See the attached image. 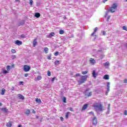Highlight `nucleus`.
I'll return each mask as SVG.
<instances>
[{
    "instance_id": "obj_1",
    "label": "nucleus",
    "mask_w": 127,
    "mask_h": 127,
    "mask_svg": "<svg viewBox=\"0 0 127 127\" xmlns=\"http://www.w3.org/2000/svg\"><path fill=\"white\" fill-rule=\"evenodd\" d=\"M93 107L94 108L95 111H104V106L101 104L95 103L93 105Z\"/></svg>"
},
{
    "instance_id": "obj_53",
    "label": "nucleus",
    "mask_w": 127,
    "mask_h": 127,
    "mask_svg": "<svg viewBox=\"0 0 127 127\" xmlns=\"http://www.w3.org/2000/svg\"><path fill=\"white\" fill-rule=\"evenodd\" d=\"M108 0H103V2H104V3H105V2L108 1Z\"/></svg>"
},
{
    "instance_id": "obj_49",
    "label": "nucleus",
    "mask_w": 127,
    "mask_h": 127,
    "mask_svg": "<svg viewBox=\"0 0 127 127\" xmlns=\"http://www.w3.org/2000/svg\"><path fill=\"white\" fill-rule=\"evenodd\" d=\"M60 120L62 122H63L64 119L63 118V117H60Z\"/></svg>"
},
{
    "instance_id": "obj_20",
    "label": "nucleus",
    "mask_w": 127,
    "mask_h": 127,
    "mask_svg": "<svg viewBox=\"0 0 127 127\" xmlns=\"http://www.w3.org/2000/svg\"><path fill=\"white\" fill-rule=\"evenodd\" d=\"M25 114V115H29L30 114V110L26 109Z\"/></svg>"
},
{
    "instance_id": "obj_27",
    "label": "nucleus",
    "mask_w": 127,
    "mask_h": 127,
    "mask_svg": "<svg viewBox=\"0 0 127 127\" xmlns=\"http://www.w3.org/2000/svg\"><path fill=\"white\" fill-rule=\"evenodd\" d=\"M37 79L38 81H40L42 79V77H41V75H39L37 76Z\"/></svg>"
},
{
    "instance_id": "obj_2",
    "label": "nucleus",
    "mask_w": 127,
    "mask_h": 127,
    "mask_svg": "<svg viewBox=\"0 0 127 127\" xmlns=\"http://www.w3.org/2000/svg\"><path fill=\"white\" fill-rule=\"evenodd\" d=\"M88 78V75H82L81 76L80 80H77L78 83V85H81V84H83L87 81V79Z\"/></svg>"
},
{
    "instance_id": "obj_17",
    "label": "nucleus",
    "mask_w": 127,
    "mask_h": 127,
    "mask_svg": "<svg viewBox=\"0 0 127 127\" xmlns=\"http://www.w3.org/2000/svg\"><path fill=\"white\" fill-rule=\"evenodd\" d=\"M6 126L7 127H11V126H12V123H11V122L9 121L8 123H7Z\"/></svg>"
},
{
    "instance_id": "obj_39",
    "label": "nucleus",
    "mask_w": 127,
    "mask_h": 127,
    "mask_svg": "<svg viewBox=\"0 0 127 127\" xmlns=\"http://www.w3.org/2000/svg\"><path fill=\"white\" fill-rule=\"evenodd\" d=\"M54 55L55 56H58V55H59V52H56L55 53Z\"/></svg>"
},
{
    "instance_id": "obj_55",
    "label": "nucleus",
    "mask_w": 127,
    "mask_h": 127,
    "mask_svg": "<svg viewBox=\"0 0 127 127\" xmlns=\"http://www.w3.org/2000/svg\"><path fill=\"white\" fill-rule=\"evenodd\" d=\"M32 113H33V114H35V111L34 110V109H33L32 110Z\"/></svg>"
},
{
    "instance_id": "obj_7",
    "label": "nucleus",
    "mask_w": 127,
    "mask_h": 127,
    "mask_svg": "<svg viewBox=\"0 0 127 127\" xmlns=\"http://www.w3.org/2000/svg\"><path fill=\"white\" fill-rule=\"evenodd\" d=\"M110 85H111V83L110 82H107V90L105 93V95L106 96H108V94L109 93V92H110Z\"/></svg>"
},
{
    "instance_id": "obj_10",
    "label": "nucleus",
    "mask_w": 127,
    "mask_h": 127,
    "mask_svg": "<svg viewBox=\"0 0 127 127\" xmlns=\"http://www.w3.org/2000/svg\"><path fill=\"white\" fill-rule=\"evenodd\" d=\"M92 76L94 79H96L98 76V72H96L95 70L92 71Z\"/></svg>"
},
{
    "instance_id": "obj_44",
    "label": "nucleus",
    "mask_w": 127,
    "mask_h": 127,
    "mask_svg": "<svg viewBox=\"0 0 127 127\" xmlns=\"http://www.w3.org/2000/svg\"><path fill=\"white\" fill-rule=\"evenodd\" d=\"M23 24H24V23H20L18 24V26H21V25H22Z\"/></svg>"
},
{
    "instance_id": "obj_24",
    "label": "nucleus",
    "mask_w": 127,
    "mask_h": 127,
    "mask_svg": "<svg viewBox=\"0 0 127 127\" xmlns=\"http://www.w3.org/2000/svg\"><path fill=\"white\" fill-rule=\"evenodd\" d=\"M1 111H3V112H4V113H6L7 112V109L5 108H2L1 109Z\"/></svg>"
},
{
    "instance_id": "obj_59",
    "label": "nucleus",
    "mask_w": 127,
    "mask_h": 127,
    "mask_svg": "<svg viewBox=\"0 0 127 127\" xmlns=\"http://www.w3.org/2000/svg\"><path fill=\"white\" fill-rule=\"evenodd\" d=\"M15 1H17V2H19V0H15Z\"/></svg>"
},
{
    "instance_id": "obj_41",
    "label": "nucleus",
    "mask_w": 127,
    "mask_h": 127,
    "mask_svg": "<svg viewBox=\"0 0 127 127\" xmlns=\"http://www.w3.org/2000/svg\"><path fill=\"white\" fill-rule=\"evenodd\" d=\"M102 33L103 35H106V31H102Z\"/></svg>"
},
{
    "instance_id": "obj_58",
    "label": "nucleus",
    "mask_w": 127,
    "mask_h": 127,
    "mask_svg": "<svg viewBox=\"0 0 127 127\" xmlns=\"http://www.w3.org/2000/svg\"><path fill=\"white\" fill-rule=\"evenodd\" d=\"M108 16V13H107L105 16V17H107V16Z\"/></svg>"
},
{
    "instance_id": "obj_43",
    "label": "nucleus",
    "mask_w": 127,
    "mask_h": 127,
    "mask_svg": "<svg viewBox=\"0 0 127 127\" xmlns=\"http://www.w3.org/2000/svg\"><path fill=\"white\" fill-rule=\"evenodd\" d=\"M124 83H127V79L126 78L124 80Z\"/></svg>"
},
{
    "instance_id": "obj_28",
    "label": "nucleus",
    "mask_w": 127,
    "mask_h": 127,
    "mask_svg": "<svg viewBox=\"0 0 127 127\" xmlns=\"http://www.w3.org/2000/svg\"><path fill=\"white\" fill-rule=\"evenodd\" d=\"M10 68H11V66H10V65H7L6 69L7 71H10Z\"/></svg>"
},
{
    "instance_id": "obj_4",
    "label": "nucleus",
    "mask_w": 127,
    "mask_h": 127,
    "mask_svg": "<svg viewBox=\"0 0 127 127\" xmlns=\"http://www.w3.org/2000/svg\"><path fill=\"white\" fill-rule=\"evenodd\" d=\"M118 7V4L115 3H113L112 5V6L110 8V11L111 12H115V10L114 9H116Z\"/></svg>"
},
{
    "instance_id": "obj_29",
    "label": "nucleus",
    "mask_w": 127,
    "mask_h": 127,
    "mask_svg": "<svg viewBox=\"0 0 127 127\" xmlns=\"http://www.w3.org/2000/svg\"><path fill=\"white\" fill-rule=\"evenodd\" d=\"M69 114H70V112H69L65 114V119H68V117H69Z\"/></svg>"
},
{
    "instance_id": "obj_46",
    "label": "nucleus",
    "mask_w": 127,
    "mask_h": 127,
    "mask_svg": "<svg viewBox=\"0 0 127 127\" xmlns=\"http://www.w3.org/2000/svg\"><path fill=\"white\" fill-rule=\"evenodd\" d=\"M28 73H25V74H24V77H28Z\"/></svg>"
},
{
    "instance_id": "obj_15",
    "label": "nucleus",
    "mask_w": 127,
    "mask_h": 127,
    "mask_svg": "<svg viewBox=\"0 0 127 127\" xmlns=\"http://www.w3.org/2000/svg\"><path fill=\"white\" fill-rule=\"evenodd\" d=\"M18 98L20 99V100H24V96L20 94H18Z\"/></svg>"
},
{
    "instance_id": "obj_63",
    "label": "nucleus",
    "mask_w": 127,
    "mask_h": 127,
    "mask_svg": "<svg viewBox=\"0 0 127 127\" xmlns=\"http://www.w3.org/2000/svg\"><path fill=\"white\" fill-rule=\"evenodd\" d=\"M126 47H127V44H126Z\"/></svg>"
},
{
    "instance_id": "obj_56",
    "label": "nucleus",
    "mask_w": 127,
    "mask_h": 127,
    "mask_svg": "<svg viewBox=\"0 0 127 127\" xmlns=\"http://www.w3.org/2000/svg\"><path fill=\"white\" fill-rule=\"evenodd\" d=\"M22 127V125H19L18 126V127Z\"/></svg>"
},
{
    "instance_id": "obj_33",
    "label": "nucleus",
    "mask_w": 127,
    "mask_h": 127,
    "mask_svg": "<svg viewBox=\"0 0 127 127\" xmlns=\"http://www.w3.org/2000/svg\"><path fill=\"white\" fill-rule=\"evenodd\" d=\"M47 75L49 76H51V72L49 70L47 71Z\"/></svg>"
},
{
    "instance_id": "obj_42",
    "label": "nucleus",
    "mask_w": 127,
    "mask_h": 127,
    "mask_svg": "<svg viewBox=\"0 0 127 127\" xmlns=\"http://www.w3.org/2000/svg\"><path fill=\"white\" fill-rule=\"evenodd\" d=\"M21 38H25V35L22 34L21 35Z\"/></svg>"
},
{
    "instance_id": "obj_19",
    "label": "nucleus",
    "mask_w": 127,
    "mask_h": 127,
    "mask_svg": "<svg viewBox=\"0 0 127 127\" xmlns=\"http://www.w3.org/2000/svg\"><path fill=\"white\" fill-rule=\"evenodd\" d=\"M34 16L35 17H37V18H38L40 17V13H38V12L35 13Z\"/></svg>"
},
{
    "instance_id": "obj_18",
    "label": "nucleus",
    "mask_w": 127,
    "mask_h": 127,
    "mask_svg": "<svg viewBox=\"0 0 127 127\" xmlns=\"http://www.w3.org/2000/svg\"><path fill=\"white\" fill-rule=\"evenodd\" d=\"M48 36V37H53V36H55V33H54V32H52Z\"/></svg>"
},
{
    "instance_id": "obj_21",
    "label": "nucleus",
    "mask_w": 127,
    "mask_h": 127,
    "mask_svg": "<svg viewBox=\"0 0 127 127\" xmlns=\"http://www.w3.org/2000/svg\"><path fill=\"white\" fill-rule=\"evenodd\" d=\"M44 50L45 53H46V54H47V53H48V51H49V49H48V48L45 47L44 49Z\"/></svg>"
},
{
    "instance_id": "obj_36",
    "label": "nucleus",
    "mask_w": 127,
    "mask_h": 127,
    "mask_svg": "<svg viewBox=\"0 0 127 127\" xmlns=\"http://www.w3.org/2000/svg\"><path fill=\"white\" fill-rule=\"evenodd\" d=\"M80 76H81L80 73H76L75 75H74V77L76 78V77H79Z\"/></svg>"
},
{
    "instance_id": "obj_23",
    "label": "nucleus",
    "mask_w": 127,
    "mask_h": 127,
    "mask_svg": "<svg viewBox=\"0 0 127 127\" xmlns=\"http://www.w3.org/2000/svg\"><path fill=\"white\" fill-rule=\"evenodd\" d=\"M104 66L105 67H108V66H110V63H109V62H106L104 63Z\"/></svg>"
},
{
    "instance_id": "obj_13",
    "label": "nucleus",
    "mask_w": 127,
    "mask_h": 127,
    "mask_svg": "<svg viewBox=\"0 0 127 127\" xmlns=\"http://www.w3.org/2000/svg\"><path fill=\"white\" fill-rule=\"evenodd\" d=\"M88 106H89V104H85L82 107V111H85L88 108Z\"/></svg>"
},
{
    "instance_id": "obj_48",
    "label": "nucleus",
    "mask_w": 127,
    "mask_h": 127,
    "mask_svg": "<svg viewBox=\"0 0 127 127\" xmlns=\"http://www.w3.org/2000/svg\"><path fill=\"white\" fill-rule=\"evenodd\" d=\"M55 80V77H54L52 79V82H54Z\"/></svg>"
},
{
    "instance_id": "obj_26",
    "label": "nucleus",
    "mask_w": 127,
    "mask_h": 127,
    "mask_svg": "<svg viewBox=\"0 0 127 127\" xmlns=\"http://www.w3.org/2000/svg\"><path fill=\"white\" fill-rule=\"evenodd\" d=\"M5 92V89L4 88H2L1 90V95H4V93Z\"/></svg>"
},
{
    "instance_id": "obj_16",
    "label": "nucleus",
    "mask_w": 127,
    "mask_h": 127,
    "mask_svg": "<svg viewBox=\"0 0 127 127\" xmlns=\"http://www.w3.org/2000/svg\"><path fill=\"white\" fill-rule=\"evenodd\" d=\"M35 102H36V103L38 104H41L42 103L41 99H40V98H36Z\"/></svg>"
},
{
    "instance_id": "obj_51",
    "label": "nucleus",
    "mask_w": 127,
    "mask_h": 127,
    "mask_svg": "<svg viewBox=\"0 0 127 127\" xmlns=\"http://www.w3.org/2000/svg\"><path fill=\"white\" fill-rule=\"evenodd\" d=\"M22 84H23V81H20L19 82V85H22Z\"/></svg>"
},
{
    "instance_id": "obj_45",
    "label": "nucleus",
    "mask_w": 127,
    "mask_h": 127,
    "mask_svg": "<svg viewBox=\"0 0 127 127\" xmlns=\"http://www.w3.org/2000/svg\"><path fill=\"white\" fill-rule=\"evenodd\" d=\"M124 115L125 116H127V110H125V112H124Z\"/></svg>"
},
{
    "instance_id": "obj_30",
    "label": "nucleus",
    "mask_w": 127,
    "mask_h": 127,
    "mask_svg": "<svg viewBox=\"0 0 127 127\" xmlns=\"http://www.w3.org/2000/svg\"><path fill=\"white\" fill-rule=\"evenodd\" d=\"M2 73L3 74H7V73H8V71H7V70L5 69H3Z\"/></svg>"
},
{
    "instance_id": "obj_34",
    "label": "nucleus",
    "mask_w": 127,
    "mask_h": 127,
    "mask_svg": "<svg viewBox=\"0 0 127 127\" xmlns=\"http://www.w3.org/2000/svg\"><path fill=\"white\" fill-rule=\"evenodd\" d=\"M29 4H30V5H33V0H30Z\"/></svg>"
},
{
    "instance_id": "obj_61",
    "label": "nucleus",
    "mask_w": 127,
    "mask_h": 127,
    "mask_svg": "<svg viewBox=\"0 0 127 127\" xmlns=\"http://www.w3.org/2000/svg\"><path fill=\"white\" fill-rule=\"evenodd\" d=\"M36 119H38V118H39L38 116H36Z\"/></svg>"
},
{
    "instance_id": "obj_12",
    "label": "nucleus",
    "mask_w": 127,
    "mask_h": 127,
    "mask_svg": "<svg viewBox=\"0 0 127 127\" xmlns=\"http://www.w3.org/2000/svg\"><path fill=\"white\" fill-rule=\"evenodd\" d=\"M37 45V39H34V41H33V47H35Z\"/></svg>"
},
{
    "instance_id": "obj_64",
    "label": "nucleus",
    "mask_w": 127,
    "mask_h": 127,
    "mask_svg": "<svg viewBox=\"0 0 127 127\" xmlns=\"http://www.w3.org/2000/svg\"><path fill=\"white\" fill-rule=\"evenodd\" d=\"M126 1H127V0H126Z\"/></svg>"
},
{
    "instance_id": "obj_52",
    "label": "nucleus",
    "mask_w": 127,
    "mask_h": 127,
    "mask_svg": "<svg viewBox=\"0 0 127 127\" xmlns=\"http://www.w3.org/2000/svg\"><path fill=\"white\" fill-rule=\"evenodd\" d=\"M108 109V110H110V109H111V105L110 104L109 105Z\"/></svg>"
},
{
    "instance_id": "obj_14",
    "label": "nucleus",
    "mask_w": 127,
    "mask_h": 127,
    "mask_svg": "<svg viewBox=\"0 0 127 127\" xmlns=\"http://www.w3.org/2000/svg\"><path fill=\"white\" fill-rule=\"evenodd\" d=\"M103 79L104 80H109L110 79V75L109 74H106L104 76Z\"/></svg>"
},
{
    "instance_id": "obj_62",
    "label": "nucleus",
    "mask_w": 127,
    "mask_h": 127,
    "mask_svg": "<svg viewBox=\"0 0 127 127\" xmlns=\"http://www.w3.org/2000/svg\"><path fill=\"white\" fill-rule=\"evenodd\" d=\"M89 114H93V112H89Z\"/></svg>"
},
{
    "instance_id": "obj_31",
    "label": "nucleus",
    "mask_w": 127,
    "mask_h": 127,
    "mask_svg": "<svg viewBox=\"0 0 127 127\" xmlns=\"http://www.w3.org/2000/svg\"><path fill=\"white\" fill-rule=\"evenodd\" d=\"M66 97H64L63 98V101L64 103V104H66V103H67V102H66Z\"/></svg>"
},
{
    "instance_id": "obj_11",
    "label": "nucleus",
    "mask_w": 127,
    "mask_h": 127,
    "mask_svg": "<svg viewBox=\"0 0 127 127\" xmlns=\"http://www.w3.org/2000/svg\"><path fill=\"white\" fill-rule=\"evenodd\" d=\"M98 29H99V28L97 27L94 28L93 32L91 35V36H94V35H95V34L96 33V32L98 31Z\"/></svg>"
},
{
    "instance_id": "obj_47",
    "label": "nucleus",
    "mask_w": 127,
    "mask_h": 127,
    "mask_svg": "<svg viewBox=\"0 0 127 127\" xmlns=\"http://www.w3.org/2000/svg\"><path fill=\"white\" fill-rule=\"evenodd\" d=\"M69 111H70L71 112H73L74 110H73V108L72 107H70L69 108Z\"/></svg>"
},
{
    "instance_id": "obj_9",
    "label": "nucleus",
    "mask_w": 127,
    "mask_h": 127,
    "mask_svg": "<svg viewBox=\"0 0 127 127\" xmlns=\"http://www.w3.org/2000/svg\"><path fill=\"white\" fill-rule=\"evenodd\" d=\"M15 44H16V45H18V46H20V45H22V42L19 40H16L15 41Z\"/></svg>"
},
{
    "instance_id": "obj_25",
    "label": "nucleus",
    "mask_w": 127,
    "mask_h": 127,
    "mask_svg": "<svg viewBox=\"0 0 127 127\" xmlns=\"http://www.w3.org/2000/svg\"><path fill=\"white\" fill-rule=\"evenodd\" d=\"M59 33L60 34H64V33H65V32L63 31V30H60Z\"/></svg>"
},
{
    "instance_id": "obj_22",
    "label": "nucleus",
    "mask_w": 127,
    "mask_h": 127,
    "mask_svg": "<svg viewBox=\"0 0 127 127\" xmlns=\"http://www.w3.org/2000/svg\"><path fill=\"white\" fill-rule=\"evenodd\" d=\"M55 64L56 65V66H58L60 64V61H56L55 62Z\"/></svg>"
},
{
    "instance_id": "obj_57",
    "label": "nucleus",
    "mask_w": 127,
    "mask_h": 127,
    "mask_svg": "<svg viewBox=\"0 0 127 127\" xmlns=\"http://www.w3.org/2000/svg\"><path fill=\"white\" fill-rule=\"evenodd\" d=\"M64 19H67V17H66V16H64Z\"/></svg>"
},
{
    "instance_id": "obj_3",
    "label": "nucleus",
    "mask_w": 127,
    "mask_h": 127,
    "mask_svg": "<svg viewBox=\"0 0 127 127\" xmlns=\"http://www.w3.org/2000/svg\"><path fill=\"white\" fill-rule=\"evenodd\" d=\"M90 91V88H87L84 92L85 98H89V97L92 96V91L89 92Z\"/></svg>"
},
{
    "instance_id": "obj_50",
    "label": "nucleus",
    "mask_w": 127,
    "mask_h": 127,
    "mask_svg": "<svg viewBox=\"0 0 127 127\" xmlns=\"http://www.w3.org/2000/svg\"><path fill=\"white\" fill-rule=\"evenodd\" d=\"M110 18H111V16H109L107 18V21H109V19H110Z\"/></svg>"
},
{
    "instance_id": "obj_37",
    "label": "nucleus",
    "mask_w": 127,
    "mask_h": 127,
    "mask_svg": "<svg viewBox=\"0 0 127 127\" xmlns=\"http://www.w3.org/2000/svg\"><path fill=\"white\" fill-rule=\"evenodd\" d=\"M123 29L124 30H126V31H127V26H124L123 27Z\"/></svg>"
},
{
    "instance_id": "obj_35",
    "label": "nucleus",
    "mask_w": 127,
    "mask_h": 127,
    "mask_svg": "<svg viewBox=\"0 0 127 127\" xmlns=\"http://www.w3.org/2000/svg\"><path fill=\"white\" fill-rule=\"evenodd\" d=\"M11 57H12V60H14V59H15V58H16V56H15V55H12Z\"/></svg>"
},
{
    "instance_id": "obj_60",
    "label": "nucleus",
    "mask_w": 127,
    "mask_h": 127,
    "mask_svg": "<svg viewBox=\"0 0 127 127\" xmlns=\"http://www.w3.org/2000/svg\"><path fill=\"white\" fill-rule=\"evenodd\" d=\"M2 106V104H1V103H0V107Z\"/></svg>"
},
{
    "instance_id": "obj_5",
    "label": "nucleus",
    "mask_w": 127,
    "mask_h": 127,
    "mask_svg": "<svg viewBox=\"0 0 127 127\" xmlns=\"http://www.w3.org/2000/svg\"><path fill=\"white\" fill-rule=\"evenodd\" d=\"M92 125L95 126L98 125V120H97L96 117H94V118L92 119Z\"/></svg>"
},
{
    "instance_id": "obj_54",
    "label": "nucleus",
    "mask_w": 127,
    "mask_h": 127,
    "mask_svg": "<svg viewBox=\"0 0 127 127\" xmlns=\"http://www.w3.org/2000/svg\"><path fill=\"white\" fill-rule=\"evenodd\" d=\"M70 75H71V76H72V75H74V73L73 72H71L70 73Z\"/></svg>"
},
{
    "instance_id": "obj_38",
    "label": "nucleus",
    "mask_w": 127,
    "mask_h": 127,
    "mask_svg": "<svg viewBox=\"0 0 127 127\" xmlns=\"http://www.w3.org/2000/svg\"><path fill=\"white\" fill-rule=\"evenodd\" d=\"M11 51L12 53H13V54L16 53V51L14 49H11Z\"/></svg>"
},
{
    "instance_id": "obj_8",
    "label": "nucleus",
    "mask_w": 127,
    "mask_h": 127,
    "mask_svg": "<svg viewBox=\"0 0 127 127\" xmlns=\"http://www.w3.org/2000/svg\"><path fill=\"white\" fill-rule=\"evenodd\" d=\"M89 62L90 64H92V65H95V64H96V61H95V59L93 58L90 59Z\"/></svg>"
},
{
    "instance_id": "obj_32",
    "label": "nucleus",
    "mask_w": 127,
    "mask_h": 127,
    "mask_svg": "<svg viewBox=\"0 0 127 127\" xmlns=\"http://www.w3.org/2000/svg\"><path fill=\"white\" fill-rule=\"evenodd\" d=\"M81 73L82 75H86V74H88V71H82Z\"/></svg>"
},
{
    "instance_id": "obj_6",
    "label": "nucleus",
    "mask_w": 127,
    "mask_h": 127,
    "mask_svg": "<svg viewBox=\"0 0 127 127\" xmlns=\"http://www.w3.org/2000/svg\"><path fill=\"white\" fill-rule=\"evenodd\" d=\"M23 70L25 72H28L30 70V66L29 65H24Z\"/></svg>"
},
{
    "instance_id": "obj_40",
    "label": "nucleus",
    "mask_w": 127,
    "mask_h": 127,
    "mask_svg": "<svg viewBox=\"0 0 127 127\" xmlns=\"http://www.w3.org/2000/svg\"><path fill=\"white\" fill-rule=\"evenodd\" d=\"M47 58L49 60H51V55H49V56H48Z\"/></svg>"
}]
</instances>
